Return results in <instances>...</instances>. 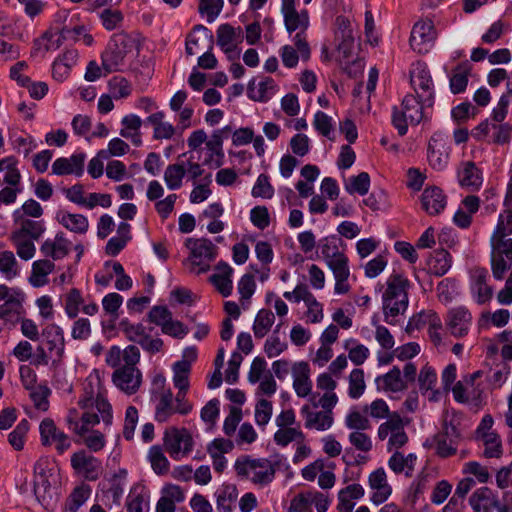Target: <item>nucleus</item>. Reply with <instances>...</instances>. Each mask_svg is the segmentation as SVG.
<instances>
[{"label": "nucleus", "mask_w": 512, "mask_h": 512, "mask_svg": "<svg viewBox=\"0 0 512 512\" xmlns=\"http://www.w3.org/2000/svg\"><path fill=\"white\" fill-rule=\"evenodd\" d=\"M25 301L24 293H16V297H12L8 301L0 304V320L5 324L16 325L20 317L25 313L23 303Z\"/></svg>", "instance_id": "a878e982"}, {"label": "nucleus", "mask_w": 512, "mask_h": 512, "mask_svg": "<svg viewBox=\"0 0 512 512\" xmlns=\"http://www.w3.org/2000/svg\"><path fill=\"white\" fill-rule=\"evenodd\" d=\"M185 246L190 250L191 271L199 275L210 270V263L215 260L218 248L206 238H187Z\"/></svg>", "instance_id": "0eeeda50"}, {"label": "nucleus", "mask_w": 512, "mask_h": 512, "mask_svg": "<svg viewBox=\"0 0 512 512\" xmlns=\"http://www.w3.org/2000/svg\"><path fill=\"white\" fill-rule=\"evenodd\" d=\"M471 67L468 62L457 65L450 77V90L453 94L463 93L468 85Z\"/></svg>", "instance_id": "79ce46f5"}, {"label": "nucleus", "mask_w": 512, "mask_h": 512, "mask_svg": "<svg viewBox=\"0 0 512 512\" xmlns=\"http://www.w3.org/2000/svg\"><path fill=\"white\" fill-rule=\"evenodd\" d=\"M488 275V270L484 267H475L471 270L470 291L480 305L489 302L493 296V289L487 284Z\"/></svg>", "instance_id": "f3484780"}, {"label": "nucleus", "mask_w": 512, "mask_h": 512, "mask_svg": "<svg viewBox=\"0 0 512 512\" xmlns=\"http://www.w3.org/2000/svg\"><path fill=\"white\" fill-rule=\"evenodd\" d=\"M39 432L42 445H53L60 455L64 454L71 447L70 437L60 430L51 418H45L41 421Z\"/></svg>", "instance_id": "9b49d317"}, {"label": "nucleus", "mask_w": 512, "mask_h": 512, "mask_svg": "<svg viewBox=\"0 0 512 512\" xmlns=\"http://www.w3.org/2000/svg\"><path fill=\"white\" fill-rule=\"evenodd\" d=\"M472 319L471 312L465 306H458L448 310L445 324L452 336L462 338L468 334Z\"/></svg>", "instance_id": "dca6fc26"}, {"label": "nucleus", "mask_w": 512, "mask_h": 512, "mask_svg": "<svg viewBox=\"0 0 512 512\" xmlns=\"http://www.w3.org/2000/svg\"><path fill=\"white\" fill-rule=\"evenodd\" d=\"M129 145L120 138H113L107 149L100 150V157L109 159L111 156H122L129 151Z\"/></svg>", "instance_id": "774afa93"}, {"label": "nucleus", "mask_w": 512, "mask_h": 512, "mask_svg": "<svg viewBox=\"0 0 512 512\" xmlns=\"http://www.w3.org/2000/svg\"><path fill=\"white\" fill-rule=\"evenodd\" d=\"M378 387L386 391L400 392L406 389L405 380L401 377V371L398 367H393L388 373L376 378Z\"/></svg>", "instance_id": "ea45409f"}, {"label": "nucleus", "mask_w": 512, "mask_h": 512, "mask_svg": "<svg viewBox=\"0 0 512 512\" xmlns=\"http://www.w3.org/2000/svg\"><path fill=\"white\" fill-rule=\"evenodd\" d=\"M305 435L300 430L299 425L297 427H284L279 428L274 433V442L281 447H286L293 441H304Z\"/></svg>", "instance_id": "a18cd8bd"}, {"label": "nucleus", "mask_w": 512, "mask_h": 512, "mask_svg": "<svg viewBox=\"0 0 512 512\" xmlns=\"http://www.w3.org/2000/svg\"><path fill=\"white\" fill-rule=\"evenodd\" d=\"M410 281L399 272L390 274L385 282V290L382 294V306L384 321L390 325L396 324V317L408 308V290Z\"/></svg>", "instance_id": "f03ea898"}, {"label": "nucleus", "mask_w": 512, "mask_h": 512, "mask_svg": "<svg viewBox=\"0 0 512 512\" xmlns=\"http://www.w3.org/2000/svg\"><path fill=\"white\" fill-rule=\"evenodd\" d=\"M275 321L274 313L269 309L258 311L252 329L256 338H263L271 329Z\"/></svg>", "instance_id": "37998d69"}, {"label": "nucleus", "mask_w": 512, "mask_h": 512, "mask_svg": "<svg viewBox=\"0 0 512 512\" xmlns=\"http://www.w3.org/2000/svg\"><path fill=\"white\" fill-rule=\"evenodd\" d=\"M217 510L219 512H232L238 498L237 487L233 484L223 485L216 492Z\"/></svg>", "instance_id": "a19ab883"}, {"label": "nucleus", "mask_w": 512, "mask_h": 512, "mask_svg": "<svg viewBox=\"0 0 512 512\" xmlns=\"http://www.w3.org/2000/svg\"><path fill=\"white\" fill-rule=\"evenodd\" d=\"M55 269V264L50 259L36 260L32 264L31 275L28 279L33 287H42L48 284L47 276Z\"/></svg>", "instance_id": "f704fd0d"}, {"label": "nucleus", "mask_w": 512, "mask_h": 512, "mask_svg": "<svg viewBox=\"0 0 512 512\" xmlns=\"http://www.w3.org/2000/svg\"><path fill=\"white\" fill-rule=\"evenodd\" d=\"M71 247L72 242L63 232H58L53 239H46L42 243L40 252L44 257L57 261L65 258L70 253Z\"/></svg>", "instance_id": "412c9836"}, {"label": "nucleus", "mask_w": 512, "mask_h": 512, "mask_svg": "<svg viewBox=\"0 0 512 512\" xmlns=\"http://www.w3.org/2000/svg\"><path fill=\"white\" fill-rule=\"evenodd\" d=\"M427 104L417 96L406 95L401 103V107L393 106L392 124L397 129L400 136L406 135L408 125H417L425 117L424 108Z\"/></svg>", "instance_id": "423d86ee"}, {"label": "nucleus", "mask_w": 512, "mask_h": 512, "mask_svg": "<svg viewBox=\"0 0 512 512\" xmlns=\"http://www.w3.org/2000/svg\"><path fill=\"white\" fill-rule=\"evenodd\" d=\"M253 197L270 199L274 195V188L270 184L269 177L266 174H260L252 188Z\"/></svg>", "instance_id": "e2e57ef3"}, {"label": "nucleus", "mask_w": 512, "mask_h": 512, "mask_svg": "<svg viewBox=\"0 0 512 512\" xmlns=\"http://www.w3.org/2000/svg\"><path fill=\"white\" fill-rule=\"evenodd\" d=\"M285 462L286 459L280 455L270 459L242 456L235 461L234 469L239 477L249 479L256 485L266 486L273 481L276 470Z\"/></svg>", "instance_id": "7ed1b4c3"}, {"label": "nucleus", "mask_w": 512, "mask_h": 512, "mask_svg": "<svg viewBox=\"0 0 512 512\" xmlns=\"http://www.w3.org/2000/svg\"><path fill=\"white\" fill-rule=\"evenodd\" d=\"M173 384L178 390L189 389L190 361L180 360L173 364Z\"/></svg>", "instance_id": "c03bdc74"}, {"label": "nucleus", "mask_w": 512, "mask_h": 512, "mask_svg": "<svg viewBox=\"0 0 512 512\" xmlns=\"http://www.w3.org/2000/svg\"><path fill=\"white\" fill-rule=\"evenodd\" d=\"M276 91L277 84L270 77L264 78L257 84L255 83V80H253L248 85L249 98L258 102L269 101L275 95Z\"/></svg>", "instance_id": "7c9ffc66"}, {"label": "nucleus", "mask_w": 512, "mask_h": 512, "mask_svg": "<svg viewBox=\"0 0 512 512\" xmlns=\"http://www.w3.org/2000/svg\"><path fill=\"white\" fill-rule=\"evenodd\" d=\"M138 49V43L135 38L125 32L114 34L102 53V68L106 73L119 71L125 64V59L134 50Z\"/></svg>", "instance_id": "39448f33"}, {"label": "nucleus", "mask_w": 512, "mask_h": 512, "mask_svg": "<svg viewBox=\"0 0 512 512\" xmlns=\"http://www.w3.org/2000/svg\"><path fill=\"white\" fill-rule=\"evenodd\" d=\"M436 31L432 20H421L414 24L410 35V46L419 54L429 51L434 40Z\"/></svg>", "instance_id": "ddd939ff"}, {"label": "nucleus", "mask_w": 512, "mask_h": 512, "mask_svg": "<svg viewBox=\"0 0 512 512\" xmlns=\"http://www.w3.org/2000/svg\"><path fill=\"white\" fill-rule=\"evenodd\" d=\"M387 437H389V449H399L408 441V436L404 430L403 420L397 412L391 414L387 421L382 423L378 428V438L380 440H385Z\"/></svg>", "instance_id": "f8f14e48"}, {"label": "nucleus", "mask_w": 512, "mask_h": 512, "mask_svg": "<svg viewBox=\"0 0 512 512\" xmlns=\"http://www.w3.org/2000/svg\"><path fill=\"white\" fill-rule=\"evenodd\" d=\"M485 449L484 456L487 458H500L502 455V442L498 434L486 433L481 436Z\"/></svg>", "instance_id": "6e6d98bb"}, {"label": "nucleus", "mask_w": 512, "mask_h": 512, "mask_svg": "<svg viewBox=\"0 0 512 512\" xmlns=\"http://www.w3.org/2000/svg\"><path fill=\"white\" fill-rule=\"evenodd\" d=\"M119 326L126 338L131 342L137 343L146 333L145 327L141 323L131 324L128 319L121 320Z\"/></svg>", "instance_id": "0e129e2a"}, {"label": "nucleus", "mask_w": 512, "mask_h": 512, "mask_svg": "<svg viewBox=\"0 0 512 512\" xmlns=\"http://www.w3.org/2000/svg\"><path fill=\"white\" fill-rule=\"evenodd\" d=\"M433 443L436 445V454L442 458H448L453 456L457 452V444L450 441L449 438L443 435L435 434L433 437Z\"/></svg>", "instance_id": "052dcab7"}, {"label": "nucleus", "mask_w": 512, "mask_h": 512, "mask_svg": "<svg viewBox=\"0 0 512 512\" xmlns=\"http://www.w3.org/2000/svg\"><path fill=\"white\" fill-rule=\"evenodd\" d=\"M153 400L157 401L155 406V420L157 422L164 423L176 413L172 391L163 392L161 395L155 396Z\"/></svg>", "instance_id": "58836bf2"}, {"label": "nucleus", "mask_w": 512, "mask_h": 512, "mask_svg": "<svg viewBox=\"0 0 512 512\" xmlns=\"http://www.w3.org/2000/svg\"><path fill=\"white\" fill-rule=\"evenodd\" d=\"M224 0H200L198 11L212 23L222 11Z\"/></svg>", "instance_id": "4d7b16f0"}, {"label": "nucleus", "mask_w": 512, "mask_h": 512, "mask_svg": "<svg viewBox=\"0 0 512 512\" xmlns=\"http://www.w3.org/2000/svg\"><path fill=\"white\" fill-rule=\"evenodd\" d=\"M458 183L470 192L478 191L483 183L482 171L472 161L462 162L457 170Z\"/></svg>", "instance_id": "aec40b11"}, {"label": "nucleus", "mask_w": 512, "mask_h": 512, "mask_svg": "<svg viewBox=\"0 0 512 512\" xmlns=\"http://www.w3.org/2000/svg\"><path fill=\"white\" fill-rule=\"evenodd\" d=\"M366 388L364 380V371L360 368H355L349 375V388L348 395L352 399L360 398Z\"/></svg>", "instance_id": "603ef678"}, {"label": "nucleus", "mask_w": 512, "mask_h": 512, "mask_svg": "<svg viewBox=\"0 0 512 512\" xmlns=\"http://www.w3.org/2000/svg\"><path fill=\"white\" fill-rule=\"evenodd\" d=\"M447 204V197L437 186L426 187L421 195V207L429 215L440 214Z\"/></svg>", "instance_id": "4be33fe9"}, {"label": "nucleus", "mask_w": 512, "mask_h": 512, "mask_svg": "<svg viewBox=\"0 0 512 512\" xmlns=\"http://www.w3.org/2000/svg\"><path fill=\"white\" fill-rule=\"evenodd\" d=\"M370 188V176L367 172H361L357 176L349 178L345 184V190L349 194L366 195Z\"/></svg>", "instance_id": "3c124183"}, {"label": "nucleus", "mask_w": 512, "mask_h": 512, "mask_svg": "<svg viewBox=\"0 0 512 512\" xmlns=\"http://www.w3.org/2000/svg\"><path fill=\"white\" fill-rule=\"evenodd\" d=\"M272 403L266 399H260L255 406V422L258 426H265L272 416Z\"/></svg>", "instance_id": "69168bd1"}, {"label": "nucleus", "mask_w": 512, "mask_h": 512, "mask_svg": "<svg viewBox=\"0 0 512 512\" xmlns=\"http://www.w3.org/2000/svg\"><path fill=\"white\" fill-rule=\"evenodd\" d=\"M346 244L337 235H329L319 240L318 249L326 265L335 278L334 291L336 294H346L350 290L348 278L350 269L348 257L345 255Z\"/></svg>", "instance_id": "f257e3e1"}, {"label": "nucleus", "mask_w": 512, "mask_h": 512, "mask_svg": "<svg viewBox=\"0 0 512 512\" xmlns=\"http://www.w3.org/2000/svg\"><path fill=\"white\" fill-rule=\"evenodd\" d=\"M163 442L165 450L174 460H179L180 456L189 454L193 449L192 436L186 429H167Z\"/></svg>", "instance_id": "9d476101"}, {"label": "nucleus", "mask_w": 512, "mask_h": 512, "mask_svg": "<svg viewBox=\"0 0 512 512\" xmlns=\"http://www.w3.org/2000/svg\"><path fill=\"white\" fill-rule=\"evenodd\" d=\"M310 367L307 362H297L292 367L293 387L299 397L311 394L312 382L309 378Z\"/></svg>", "instance_id": "c85d7f7f"}, {"label": "nucleus", "mask_w": 512, "mask_h": 512, "mask_svg": "<svg viewBox=\"0 0 512 512\" xmlns=\"http://www.w3.org/2000/svg\"><path fill=\"white\" fill-rule=\"evenodd\" d=\"M71 466L78 475L88 481L97 480L102 473V462L85 450L75 452L71 456Z\"/></svg>", "instance_id": "4468645a"}, {"label": "nucleus", "mask_w": 512, "mask_h": 512, "mask_svg": "<svg viewBox=\"0 0 512 512\" xmlns=\"http://www.w3.org/2000/svg\"><path fill=\"white\" fill-rule=\"evenodd\" d=\"M305 419V427L317 431H325L331 428L334 423L332 411H313L310 406L304 405L300 410Z\"/></svg>", "instance_id": "b1692460"}, {"label": "nucleus", "mask_w": 512, "mask_h": 512, "mask_svg": "<svg viewBox=\"0 0 512 512\" xmlns=\"http://www.w3.org/2000/svg\"><path fill=\"white\" fill-rule=\"evenodd\" d=\"M148 459L153 471L158 475L168 473L170 463L164 455L162 449L158 445L150 447L148 452Z\"/></svg>", "instance_id": "49530a36"}, {"label": "nucleus", "mask_w": 512, "mask_h": 512, "mask_svg": "<svg viewBox=\"0 0 512 512\" xmlns=\"http://www.w3.org/2000/svg\"><path fill=\"white\" fill-rule=\"evenodd\" d=\"M48 350L55 352V355L61 359L65 351V337L63 329L55 323L48 324L43 330Z\"/></svg>", "instance_id": "2f4dec72"}, {"label": "nucleus", "mask_w": 512, "mask_h": 512, "mask_svg": "<svg viewBox=\"0 0 512 512\" xmlns=\"http://www.w3.org/2000/svg\"><path fill=\"white\" fill-rule=\"evenodd\" d=\"M85 153H76L71 157L57 158L52 164V173L55 175L81 176L84 173Z\"/></svg>", "instance_id": "5701e85b"}, {"label": "nucleus", "mask_w": 512, "mask_h": 512, "mask_svg": "<svg viewBox=\"0 0 512 512\" xmlns=\"http://www.w3.org/2000/svg\"><path fill=\"white\" fill-rule=\"evenodd\" d=\"M0 273L7 280H11L19 275V265L13 252L7 250L0 252Z\"/></svg>", "instance_id": "de8ad7c7"}, {"label": "nucleus", "mask_w": 512, "mask_h": 512, "mask_svg": "<svg viewBox=\"0 0 512 512\" xmlns=\"http://www.w3.org/2000/svg\"><path fill=\"white\" fill-rule=\"evenodd\" d=\"M186 170L183 164H170L164 172V181L171 190H177L182 186Z\"/></svg>", "instance_id": "09e8293b"}, {"label": "nucleus", "mask_w": 512, "mask_h": 512, "mask_svg": "<svg viewBox=\"0 0 512 512\" xmlns=\"http://www.w3.org/2000/svg\"><path fill=\"white\" fill-rule=\"evenodd\" d=\"M369 486L374 490L371 501L376 504H382L391 495L392 489L387 483L386 473L383 468H378L369 475Z\"/></svg>", "instance_id": "bb28decb"}, {"label": "nucleus", "mask_w": 512, "mask_h": 512, "mask_svg": "<svg viewBox=\"0 0 512 512\" xmlns=\"http://www.w3.org/2000/svg\"><path fill=\"white\" fill-rule=\"evenodd\" d=\"M427 158L433 169L442 171L448 164L449 148L442 141L431 138L428 144Z\"/></svg>", "instance_id": "c756f323"}, {"label": "nucleus", "mask_w": 512, "mask_h": 512, "mask_svg": "<svg viewBox=\"0 0 512 512\" xmlns=\"http://www.w3.org/2000/svg\"><path fill=\"white\" fill-rule=\"evenodd\" d=\"M57 220L66 229L77 234H85L89 228L88 219L82 214L59 211Z\"/></svg>", "instance_id": "c9c22d12"}, {"label": "nucleus", "mask_w": 512, "mask_h": 512, "mask_svg": "<svg viewBox=\"0 0 512 512\" xmlns=\"http://www.w3.org/2000/svg\"><path fill=\"white\" fill-rule=\"evenodd\" d=\"M99 17L103 27L108 31L119 27L124 20L123 13L120 10L111 8L104 9Z\"/></svg>", "instance_id": "bf43d9fd"}, {"label": "nucleus", "mask_w": 512, "mask_h": 512, "mask_svg": "<svg viewBox=\"0 0 512 512\" xmlns=\"http://www.w3.org/2000/svg\"><path fill=\"white\" fill-rule=\"evenodd\" d=\"M469 504L474 512H492L498 506V499L488 487L475 490L469 498Z\"/></svg>", "instance_id": "473e14b6"}, {"label": "nucleus", "mask_w": 512, "mask_h": 512, "mask_svg": "<svg viewBox=\"0 0 512 512\" xmlns=\"http://www.w3.org/2000/svg\"><path fill=\"white\" fill-rule=\"evenodd\" d=\"M214 37L210 29L204 25H195L186 38V53L190 56L197 53L198 50L205 47L209 50L213 49Z\"/></svg>", "instance_id": "a211bd4d"}, {"label": "nucleus", "mask_w": 512, "mask_h": 512, "mask_svg": "<svg viewBox=\"0 0 512 512\" xmlns=\"http://www.w3.org/2000/svg\"><path fill=\"white\" fill-rule=\"evenodd\" d=\"M206 148L208 154L204 160V165L213 169L221 167L224 164L222 139L218 135H211L210 139L206 142Z\"/></svg>", "instance_id": "4c0bfd02"}, {"label": "nucleus", "mask_w": 512, "mask_h": 512, "mask_svg": "<svg viewBox=\"0 0 512 512\" xmlns=\"http://www.w3.org/2000/svg\"><path fill=\"white\" fill-rule=\"evenodd\" d=\"M11 240L16 247L17 255L23 260L33 258L36 248L31 239L17 238L11 235Z\"/></svg>", "instance_id": "338daca9"}, {"label": "nucleus", "mask_w": 512, "mask_h": 512, "mask_svg": "<svg viewBox=\"0 0 512 512\" xmlns=\"http://www.w3.org/2000/svg\"><path fill=\"white\" fill-rule=\"evenodd\" d=\"M215 269L217 273L210 276V282L216 287L222 296H230L233 289V283L231 279L233 268L228 263L220 261L216 265Z\"/></svg>", "instance_id": "cd10ccee"}, {"label": "nucleus", "mask_w": 512, "mask_h": 512, "mask_svg": "<svg viewBox=\"0 0 512 512\" xmlns=\"http://www.w3.org/2000/svg\"><path fill=\"white\" fill-rule=\"evenodd\" d=\"M79 406L82 409H86L92 406H95L97 411L100 413L102 421L105 425H111L113 420L112 415V406L108 402L106 398L101 395H98L95 400H93L92 396L85 395L81 397L78 401Z\"/></svg>", "instance_id": "e433bc0d"}, {"label": "nucleus", "mask_w": 512, "mask_h": 512, "mask_svg": "<svg viewBox=\"0 0 512 512\" xmlns=\"http://www.w3.org/2000/svg\"><path fill=\"white\" fill-rule=\"evenodd\" d=\"M452 265V256L445 249H437L431 253L427 260L428 273L441 277L445 275Z\"/></svg>", "instance_id": "72a5a7b5"}, {"label": "nucleus", "mask_w": 512, "mask_h": 512, "mask_svg": "<svg viewBox=\"0 0 512 512\" xmlns=\"http://www.w3.org/2000/svg\"><path fill=\"white\" fill-rule=\"evenodd\" d=\"M491 270L496 280H502L512 267V239L491 237Z\"/></svg>", "instance_id": "6e6552de"}, {"label": "nucleus", "mask_w": 512, "mask_h": 512, "mask_svg": "<svg viewBox=\"0 0 512 512\" xmlns=\"http://www.w3.org/2000/svg\"><path fill=\"white\" fill-rule=\"evenodd\" d=\"M29 427L30 425L28 420L22 419L8 435V442L15 450L20 451L23 449Z\"/></svg>", "instance_id": "5fc2aeb1"}, {"label": "nucleus", "mask_w": 512, "mask_h": 512, "mask_svg": "<svg viewBox=\"0 0 512 512\" xmlns=\"http://www.w3.org/2000/svg\"><path fill=\"white\" fill-rule=\"evenodd\" d=\"M124 493V483L120 480H111L110 487L102 491L101 501L105 506L111 508L113 505H120Z\"/></svg>", "instance_id": "8fccbe9b"}, {"label": "nucleus", "mask_w": 512, "mask_h": 512, "mask_svg": "<svg viewBox=\"0 0 512 512\" xmlns=\"http://www.w3.org/2000/svg\"><path fill=\"white\" fill-rule=\"evenodd\" d=\"M244 39L241 27L222 24L217 29V44L225 53H231Z\"/></svg>", "instance_id": "393cba45"}, {"label": "nucleus", "mask_w": 512, "mask_h": 512, "mask_svg": "<svg viewBox=\"0 0 512 512\" xmlns=\"http://www.w3.org/2000/svg\"><path fill=\"white\" fill-rule=\"evenodd\" d=\"M114 385L127 395L138 392L142 384V373L137 367L121 366L112 374Z\"/></svg>", "instance_id": "2eb2a0df"}, {"label": "nucleus", "mask_w": 512, "mask_h": 512, "mask_svg": "<svg viewBox=\"0 0 512 512\" xmlns=\"http://www.w3.org/2000/svg\"><path fill=\"white\" fill-rule=\"evenodd\" d=\"M13 216L15 224L18 226V228L11 233L14 237L37 240L45 231L43 221L29 219L23 216L20 210H16Z\"/></svg>", "instance_id": "6ab92c4d"}, {"label": "nucleus", "mask_w": 512, "mask_h": 512, "mask_svg": "<svg viewBox=\"0 0 512 512\" xmlns=\"http://www.w3.org/2000/svg\"><path fill=\"white\" fill-rule=\"evenodd\" d=\"M510 234H512V212L505 210L499 215L498 223L491 237L507 238Z\"/></svg>", "instance_id": "680f3d73"}, {"label": "nucleus", "mask_w": 512, "mask_h": 512, "mask_svg": "<svg viewBox=\"0 0 512 512\" xmlns=\"http://www.w3.org/2000/svg\"><path fill=\"white\" fill-rule=\"evenodd\" d=\"M410 81L423 103L432 107L434 104L433 80L425 62L417 61L412 64Z\"/></svg>", "instance_id": "1a4fd4ad"}, {"label": "nucleus", "mask_w": 512, "mask_h": 512, "mask_svg": "<svg viewBox=\"0 0 512 512\" xmlns=\"http://www.w3.org/2000/svg\"><path fill=\"white\" fill-rule=\"evenodd\" d=\"M111 95L115 99L127 98L132 93L131 83L122 76H114L108 82Z\"/></svg>", "instance_id": "864d4df0"}, {"label": "nucleus", "mask_w": 512, "mask_h": 512, "mask_svg": "<svg viewBox=\"0 0 512 512\" xmlns=\"http://www.w3.org/2000/svg\"><path fill=\"white\" fill-rule=\"evenodd\" d=\"M281 11L287 31L291 34L298 30L293 41L301 59L307 61L310 58V47L306 40V30L310 23L308 11L306 9L297 11L294 0H282Z\"/></svg>", "instance_id": "20e7f679"}, {"label": "nucleus", "mask_w": 512, "mask_h": 512, "mask_svg": "<svg viewBox=\"0 0 512 512\" xmlns=\"http://www.w3.org/2000/svg\"><path fill=\"white\" fill-rule=\"evenodd\" d=\"M83 304V298L80 290L72 288L65 297V312L70 319L77 317L80 306Z\"/></svg>", "instance_id": "13d9d810"}]
</instances>
